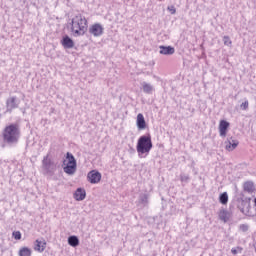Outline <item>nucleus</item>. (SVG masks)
I'll list each match as a JSON object with an SVG mask.
<instances>
[{
	"label": "nucleus",
	"mask_w": 256,
	"mask_h": 256,
	"mask_svg": "<svg viewBox=\"0 0 256 256\" xmlns=\"http://www.w3.org/2000/svg\"><path fill=\"white\" fill-rule=\"evenodd\" d=\"M21 137V129H19V125L10 124L6 126L2 131V139L6 145H17L19 143V139Z\"/></svg>",
	"instance_id": "nucleus-1"
},
{
	"label": "nucleus",
	"mask_w": 256,
	"mask_h": 256,
	"mask_svg": "<svg viewBox=\"0 0 256 256\" xmlns=\"http://www.w3.org/2000/svg\"><path fill=\"white\" fill-rule=\"evenodd\" d=\"M19 107V101L17 100V97L13 96L7 99L6 101V109L8 113H11L13 109H17Z\"/></svg>",
	"instance_id": "nucleus-7"
},
{
	"label": "nucleus",
	"mask_w": 256,
	"mask_h": 256,
	"mask_svg": "<svg viewBox=\"0 0 256 256\" xmlns=\"http://www.w3.org/2000/svg\"><path fill=\"white\" fill-rule=\"evenodd\" d=\"M244 207L242 208V213H248L251 215V204L249 202H243Z\"/></svg>",
	"instance_id": "nucleus-22"
},
{
	"label": "nucleus",
	"mask_w": 256,
	"mask_h": 256,
	"mask_svg": "<svg viewBox=\"0 0 256 256\" xmlns=\"http://www.w3.org/2000/svg\"><path fill=\"white\" fill-rule=\"evenodd\" d=\"M240 109H242V111H247L249 109V101H245L240 105Z\"/></svg>",
	"instance_id": "nucleus-24"
},
{
	"label": "nucleus",
	"mask_w": 256,
	"mask_h": 256,
	"mask_svg": "<svg viewBox=\"0 0 256 256\" xmlns=\"http://www.w3.org/2000/svg\"><path fill=\"white\" fill-rule=\"evenodd\" d=\"M136 125L139 131H143L144 129H147V122H145V116H143V114L139 113L137 115Z\"/></svg>",
	"instance_id": "nucleus-9"
},
{
	"label": "nucleus",
	"mask_w": 256,
	"mask_h": 256,
	"mask_svg": "<svg viewBox=\"0 0 256 256\" xmlns=\"http://www.w3.org/2000/svg\"><path fill=\"white\" fill-rule=\"evenodd\" d=\"M45 247H47L46 242L36 240L35 246H34L35 251H39V253H43V251H45Z\"/></svg>",
	"instance_id": "nucleus-17"
},
{
	"label": "nucleus",
	"mask_w": 256,
	"mask_h": 256,
	"mask_svg": "<svg viewBox=\"0 0 256 256\" xmlns=\"http://www.w3.org/2000/svg\"><path fill=\"white\" fill-rule=\"evenodd\" d=\"M254 205H255V207H256V198L254 199Z\"/></svg>",
	"instance_id": "nucleus-31"
},
{
	"label": "nucleus",
	"mask_w": 256,
	"mask_h": 256,
	"mask_svg": "<svg viewBox=\"0 0 256 256\" xmlns=\"http://www.w3.org/2000/svg\"><path fill=\"white\" fill-rule=\"evenodd\" d=\"M87 179L89 183H92V184L99 183V181H101V173H99L98 171L92 170L88 173Z\"/></svg>",
	"instance_id": "nucleus-8"
},
{
	"label": "nucleus",
	"mask_w": 256,
	"mask_h": 256,
	"mask_svg": "<svg viewBox=\"0 0 256 256\" xmlns=\"http://www.w3.org/2000/svg\"><path fill=\"white\" fill-rule=\"evenodd\" d=\"M14 239L19 240L21 239V232L16 231L13 233Z\"/></svg>",
	"instance_id": "nucleus-29"
},
{
	"label": "nucleus",
	"mask_w": 256,
	"mask_h": 256,
	"mask_svg": "<svg viewBox=\"0 0 256 256\" xmlns=\"http://www.w3.org/2000/svg\"><path fill=\"white\" fill-rule=\"evenodd\" d=\"M68 245H70V247H79V238L77 236H69Z\"/></svg>",
	"instance_id": "nucleus-19"
},
{
	"label": "nucleus",
	"mask_w": 256,
	"mask_h": 256,
	"mask_svg": "<svg viewBox=\"0 0 256 256\" xmlns=\"http://www.w3.org/2000/svg\"><path fill=\"white\" fill-rule=\"evenodd\" d=\"M231 252L233 253V255H237V251L235 249H232Z\"/></svg>",
	"instance_id": "nucleus-30"
},
{
	"label": "nucleus",
	"mask_w": 256,
	"mask_h": 256,
	"mask_svg": "<svg viewBox=\"0 0 256 256\" xmlns=\"http://www.w3.org/2000/svg\"><path fill=\"white\" fill-rule=\"evenodd\" d=\"M66 160L68 162L63 168L64 173H66V175H73L74 173H77V160L75 159V156H73L71 152H67Z\"/></svg>",
	"instance_id": "nucleus-4"
},
{
	"label": "nucleus",
	"mask_w": 256,
	"mask_h": 256,
	"mask_svg": "<svg viewBox=\"0 0 256 256\" xmlns=\"http://www.w3.org/2000/svg\"><path fill=\"white\" fill-rule=\"evenodd\" d=\"M244 191H246L247 193H253V191H255V184H253V182L251 181H247L244 183Z\"/></svg>",
	"instance_id": "nucleus-20"
},
{
	"label": "nucleus",
	"mask_w": 256,
	"mask_h": 256,
	"mask_svg": "<svg viewBox=\"0 0 256 256\" xmlns=\"http://www.w3.org/2000/svg\"><path fill=\"white\" fill-rule=\"evenodd\" d=\"M223 41H224V45H226L227 47H230L232 42H231V38H229V36H224Z\"/></svg>",
	"instance_id": "nucleus-25"
},
{
	"label": "nucleus",
	"mask_w": 256,
	"mask_h": 256,
	"mask_svg": "<svg viewBox=\"0 0 256 256\" xmlns=\"http://www.w3.org/2000/svg\"><path fill=\"white\" fill-rule=\"evenodd\" d=\"M138 204L141 207H147L149 205V194H141L138 199Z\"/></svg>",
	"instance_id": "nucleus-15"
},
{
	"label": "nucleus",
	"mask_w": 256,
	"mask_h": 256,
	"mask_svg": "<svg viewBox=\"0 0 256 256\" xmlns=\"http://www.w3.org/2000/svg\"><path fill=\"white\" fill-rule=\"evenodd\" d=\"M225 147L227 151H233L234 149H237V145H239V141L237 140H228L225 142Z\"/></svg>",
	"instance_id": "nucleus-16"
},
{
	"label": "nucleus",
	"mask_w": 256,
	"mask_h": 256,
	"mask_svg": "<svg viewBox=\"0 0 256 256\" xmlns=\"http://www.w3.org/2000/svg\"><path fill=\"white\" fill-rule=\"evenodd\" d=\"M103 31V25H101L100 23H95L89 27L88 33H90V35H93V37H101V35H103Z\"/></svg>",
	"instance_id": "nucleus-6"
},
{
	"label": "nucleus",
	"mask_w": 256,
	"mask_h": 256,
	"mask_svg": "<svg viewBox=\"0 0 256 256\" xmlns=\"http://www.w3.org/2000/svg\"><path fill=\"white\" fill-rule=\"evenodd\" d=\"M153 149V141L151 140V135H143L138 139L136 151L139 155L149 154Z\"/></svg>",
	"instance_id": "nucleus-3"
},
{
	"label": "nucleus",
	"mask_w": 256,
	"mask_h": 256,
	"mask_svg": "<svg viewBox=\"0 0 256 256\" xmlns=\"http://www.w3.org/2000/svg\"><path fill=\"white\" fill-rule=\"evenodd\" d=\"M61 44L64 49H73V47H75V42H73V39H71V37L68 35L62 38Z\"/></svg>",
	"instance_id": "nucleus-10"
},
{
	"label": "nucleus",
	"mask_w": 256,
	"mask_h": 256,
	"mask_svg": "<svg viewBox=\"0 0 256 256\" xmlns=\"http://www.w3.org/2000/svg\"><path fill=\"white\" fill-rule=\"evenodd\" d=\"M240 231H243V233H246V231H249V225L247 224H241L239 226Z\"/></svg>",
	"instance_id": "nucleus-27"
},
{
	"label": "nucleus",
	"mask_w": 256,
	"mask_h": 256,
	"mask_svg": "<svg viewBox=\"0 0 256 256\" xmlns=\"http://www.w3.org/2000/svg\"><path fill=\"white\" fill-rule=\"evenodd\" d=\"M167 9L171 13V15H175L177 13V9L175 8V6H168Z\"/></svg>",
	"instance_id": "nucleus-28"
},
{
	"label": "nucleus",
	"mask_w": 256,
	"mask_h": 256,
	"mask_svg": "<svg viewBox=\"0 0 256 256\" xmlns=\"http://www.w3.org/2000/svg\"><path fill=\"white\" fill-rule=\"evenodd\" d=\"M42 169L47 174L55 172V163L49 159V155L44 156L42 160Z\"/></svg>",
	"instance_id": "nucleus-5"
},
{
	"label": "nucleus",
	"mask_w": 256,
	"mask_h": 256,
	"mask_svg": "<svg viewBox=\"0 0 256 256\" xmlns=\"http://www.w3.org/2000/svg\"><path fill=\"white\" fill-rule=\"evenodd\" d=\"M218 217L220 219V221H223V223H227L229 221V219H231V217H233V214H231V212L222 209L219 211Z\"/></svg>",
	"instance_id": "nucleus-12"
},
{
	"label": "nucleus",
	"mask_w": 256,
	"mask_h": 256,
	"mask_svg": "<svg viewBox=\"0 0 256 256\" xmlns=\"http://www.w3.org/2000/svg\"><path fill=\"white\" fill-rule=\"evenodd\" d=\"M142 89L144 93H147L148 95H151L153 91H155V88L153 85L147 83V82H142Z\"/></svg>",
	"instance_id": "nucleus-18"
},
{
	"label": "nucleus",
	"mask_w": 256,
	"mask_h": 256,
	"mask_svg": "<svg viewBox=\"0 0 256 256\" xmlns=\"http://www.w3.org/2000/svg\"><path fill=\"white\" fill-rule=\"evenodd\" d=\"M71 31L74 37H81L87 33V18L83 14H76L72 18Z\"/></svg>",
	"instance_id": "nucleus-2"
},
{
	"label": "nucleus",
	"mask_w": 256,
	"mask_h": 256,
	"mask_svg": "<svg viewBox=\"0 0 256 256\" xmlns=\"http://www.w3.org/2000/svg\"><path fill=\"white\" fill-rule=\"evenodd\" d=\"M180 181H182V183H187L189 181V175L181 174L180 175Z\"/></svg>",
	"instance_id": "nucleus-26"
},
{
	"label": "nucleus",
	"mask_w": 256,
	"mask_h": 256,
	"mask_svg": "<svg viewBox=\"0 0 256 256\" xmlns=\"http://www.w3.org/2000/svg\"><path fill=\"white\" fill-rule=\"evenodd\" d=\"M160 55H173L175 53V48L173 46H159Z\"/></svg>",
	"instance_id": "nucleus-14"
},
{
	"label": "nucleus",
	"mask_w": 256,
	"mask_h": 256,
	"mask_svg": "<svg viewBox=\"0 0 256 256\" xmlns=\"http://www.w3.org/2000/svg\"><path fill=\"white\" fill-rule=\"evenodd\" d=\"M219 201L222 205H227V203H229V195L227 192L220 194Z\"/></svg>",
	"instance_id": "nucleus-21"
},
{
	"label": "nucleus",
	"mask_w": 256,
	"mask_h": 256,
	"mask_svg": "<svg viewBox=\"0 0 256 256\" xmlns=\"http://www.w3.org/2000/svg\"><path fill=\"white\" fill-rule=\"evenodd\" d=\"M19 256H31V249H29L27 247H23L19 251Z\"/></svg>",
	"instance_id": "nucleus-23"
},
{
	"label": "nucleus",
	"mask_w": 256,
	"mask_h": 256,
	"mask_svg": "<svg viewBox=\"0 0 256 256\" xmlns=\"http://www.w3.org/2000/svg\"><path fill=\"white\" fill-rule=\"evenodd\" d=\"M63 163H64V165H65V160H64V162H63Z\"/></svg>",
	"instance_id": "nucleus-32"
},
{
	"label": "nucleus",
	"mask_w": 256,
	"mask_h": 256,
	"mask_svg": "<svg viewBox=\"0 0 256 256\" xmlns=\"http://www.w3.org/2000/svg\"><path fill=\"white\" fill-rule=\"evenodd\" d=\"M87 197V192L83 188H77V190L74 193V199L76 201H83Z\"/></svg>",
	"instance_id": "nucleus-13"
},
{
	"label": "nucleus",
	"mask_w": 256,
	"mask_h": 256,
	"mask_svg": "<svg viewBox=\"0 0 256 256\" xmlns=\"http://www.w3.org/2000/svg\"><path fill=\"white\" fill-rule=\"evenodd\" d=\"M229 122L221 120L219 124L220 137H227V129H229Z\"/></svg>",
	"instance_id": "nucleus-11"
}]
</instances>
